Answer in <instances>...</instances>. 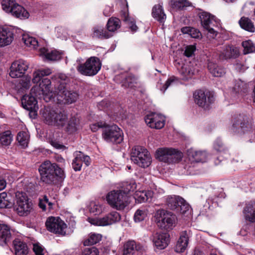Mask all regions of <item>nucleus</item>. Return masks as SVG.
<instances>
[{"label":"nucleus","mask_w":255,"mask_h":255,"mask_svg":"<svg viewBox=\"0 0 255 255\" xmlns=\"http://www.w3.org/2000/svg\"><path fill=\"white\" fill-rule=\"evenodd\" d=\"M40 180L48 185H56L65 178L64 170L55 163L45 160L38 168Z\"/></svg>","instance_id":"1"},{"label":"nucleus","mask_w":255,"mask_h":255,"mask_svg":"<svg viewBox=\"0 0 255 255\" xmlns=\"http://www.w3.org/2000/svg\"><path fill=\"white\" fill-rule=\"evenodd\" d=\"M51 73V70L50 69L38 70L33 73L32 82L34 83H40L39 86H33L31 91L39 99H45V97L51 91V82L49 78L45 77Z\"/></svg>","instance_id":"2"},{"label":"nucleus","mask_w":255,"mask_h":255,"mask_svg":"<svg viewBox=\"0 0 255 255\" xmlns=\"http://www.w3.org/2000/svg\"><path fill=\"white\" fill-rule=\"evenodd\" d=\"M55 92L58 96L65 100V103L71 104L75 102L78 97L77 92L68 90L69 78L64 74L60 73L56 76Z\"/></svg>","instance_id":"3"},{"label":"nucleus","mask_w":255,"mask_h":255,"mask_svg":"<svg viewBox=\"0 0 255 255\" xmlns=\"http://www.w3.org/2000/svg\"><path fill=\"white\" fill-rule=\"evenodd\" d=\"M44 122L58 128L63 127L68 122V115L64 111H56L45 109L42 113Z\"/></svg>","instance_id":"4"},{"label":"nucleus","mask_w":255,"mask_h":255,"mask_svg":"<svg viewBox=\"0 0 255 255\" xmlns=\"http://www.w3.org/2000/svg\"><path fill=\"white\" fill-rule=\"evenodd\" d=\"M101 66L102 63L100 59L95 56H92L87 59L84 63L79 64L77 69L83 75L93 76L100 71Z\"/></svg>","instance_id":"5"},{"label":"nucleus","mask_w":255,"mask_h":255,"mask_svg":"<svg viewBox=\"0 0 255 255\" xmlns=\"http://www.w3.org/2000/svg\"><path fill=\"white\" fill-rule=\"evenodd\" d=\"M106 199L108 204L117 210H123L128 204V196L122 190L112 191L107 194Z\"/></svg>","instance_id":"6"},{"label":"nucleus","mask_w":255,"mask_h":255,"mask_svg":"<svg viewBox=\"0 0 255 255\" xmlns=\"http://www.w3.org/2000/svg\"><path fill=\"white\" fill-rule=\"evenodd\" d=\"M155 217L158 227L165 230H171L175 224L176 216L170 212L164 210L157 211Z\"/></svg>","instance_id":"7"},{"label":"nucleus","mask_w":255,"mask_h":255,"mask_svg":"<svg viewBox=\"0 0 255 255\" xmlns=\"http://www.w3.org/2000/svg\"><path fill=\"white\" fill-rule=\"evenodd\" d=\"M45 226L47 230L51 233L61 236L66 235L67 225L60 217H48L45 222Z\"/></svg>","instance_id":"8"},{"label":"nucleus","mask_w":255,"mask_h":255,"mask_svg":"<svg viewBox=\"0 0 255 255\" xmlns=\"http://www.w3.org/2000/svg\"><path fill=\"white\" fill-rule=\"evenodd\" d=\"M122 131L116 125L106 124L103 129L102 136L105 140L108 142L116 143H121L123 139Z\"/></svg>","instance_id":"9"},{"label":"nucleus","mask_w":255,"mask_h":255,"mask_svg":"<svg viewBox=\"0 0 255 255\" xmlns=\"http://www.w3.org/2000/svg\"><path fill=\"white\" fill-rule=\"evenodd\" d=\"M195 103L205 110L208 109L214 101L213 95L210 92H205L202 90L195 91L193 94Z\"/></svg>","instance_id":"10"},{"label":"nucleus","mask_w":255,"mask_h":255,"mask_svg":"<svg viewBox=\"0 0 255 255\" xmlns=\"http://www.w3.org/2000/svg\"><path fill=\"white\" fill-rule=\"evenodd\" d=\"M121 220V216L116 211L112 212L103 217L97 218H88V221L91 224L99 226H106L115 224Z\"/></svg>","instance_id":"11"},{"label":"nucleus","mask_w":255,"mask_h":255,"mask_svg":"<svg viewBox=\"0 0 255 255\" xmlns=\"http://www.w3.org/2000/svg\"><path fill=\"white\" fill-rule=\"evenodd\" d=\"M16 196V204L14 208L17 214L20 216H27L32 209V203L29 201L27 196L22 194H19Z\"/></svg>","instance_id":"12"},{"label":"nucleus","mask_w":255,"mask_h":255,"mask_svg":"<svg viewBox=\"0 0 255 255\" xmlns=\"http://www.w3.org/2000/svg\"><path fill=\"white\" fill-rule=\"evenodd\" d=\"M37 97L34 93H32L31 90L29 95H25L21 98V104L23 108L30 111L29 115L36 116L37 110L38 109L37 105Z\"/></svg>","instance_id":"13"},{"label":"nucleus","mask_w":255,"mask_h":255,"mask_svg":"<svg viewBox=\"0 0 255 255\" xmlns=\"http://www.w3.org/2000/svg\"><path fill=\"white\" fill-rule=\"evenodd\" d=\"M28 68V63L23 60L14 61L10 68L9 76L12 78L22 77Z\"/></svg>","instance_id":"14"},{"label":"nucleus","mask_w":255,"mask_h":255,"mask_svg":"<svg viewBox=\"0 0 255 255\" xmlns=\"http://www.w3.org/2000/svg\"><path fill=\"white\" fill-rule=\"evenodd\" d=\"M116 82L121 83L122 87L127 88H133L136 83V78L132 74L123 73L117 75L114 78Z\"/></svg>","instance_id":"15"},{"label":"nucleus","mask_w":255,"mask_h":255,"mask_svg":"<svg viewBox=\"0 0 255 255\" xmlns=\"http://www.w3.org/2000/svg\"><path fill=\"white\" fill-rule=\"evenodd\" d=\"M172 155L176 159H182L183 157V154L180 150L172 147L159 148L155 153L156 159H160L161 157L166 158L167 156Z\"/></svg>","instance_id":"16"},{"label":"nucleus","mask_w":255,"mask_h":255,"mask_svg":"<svg viewBox=\"0 0 255 255\" xmlns=\"http://www.w3.org/2000/svg\"><path fill=\"white\" fill-rule=\"evenodd\" d=\"M145 122L151 128L161 129L165 125V118L161 115L155 113L145 117Z\"/></svg>","instance_id":"17"},{"label":"nucleus","mask_w":255,"mask_h":255,"mask_svg":"<svg viewBox=\"0 0 255 255\" xmlns=\"http://www.w3.org/2000/svg\"><path fill=\"white\" fill-rule=\"evenodd\" d=\"M233 127L239 132L244 133L250 128L248 117L244 114L236 115L234 118Z\"/></svg>","instance_id":"18"},{"label":"nucleus","mask_w":255,"mask_h":255,"mask_svg":"<svg viewBox=\"0 0 255 255\" xmlns=\"http://www.w3.org/2000/svg\"><path fill=\"white\" fill-rule=\"evenodd\" d=\"M169 235L167 233L157 232L153 235L152 241L157 249H165L169 243Z\"/></svg>","instance_id":"19"},{"label":"nucleus","mask_w":255,"mask_h":255,"mask_svg":"<svg viewBox=\"0 0 255 255\" xmlns=\"http://www.w3.org/2000/svg\"><path fill=\"white\" fill-rule=\"evenodd\" d=\"M12 231L10 226L4 224H0V246L8 245L12 239Z\"/></svg>","instance_id":"20"},{"label":"nucleus","mask_w":255,"mask_h":255,"mask_svg":"<svg viewBox=\"0 0 255 255\" xmlns=\"http://www.w3.org/2000/svg\"><path fill=\"white\" fill-rule=\"evenodd\" d=\"M239 51L237 47L233 46H226L223 51L219 54V59L220 60L236 58L239 55Z\"/></svg>","instance_id":"21"},{"label":"nucleus","mask_w":255,"mask_h":255,"mask_svg":"<svg viewBox=\"0 0 255 255\" xmlns=\"http://www.w3.org/2000/svg\"><path fill=\"white\" fill-rule=\"evenodd\" d=\"M13 39V33L9 28L0 27V47L10 44Z\"/></svg>","instance_id":"22"},{"label":"nucleus","mask_w":255,"mask_h":255,"mask_svg":"<svg viewBox=\"0 0 255 255\" xmlns=\"http://www.w3.org/2000/svg\"><path fill=\"white\" fill-rule=\"evenodd\" d=\"M131 157L138 158V159H150L151 156L148 151L143 147L135 146L131 149Z\"/></svg>","instance_id":"23"},{"label":"nucleus","mask_w":255,"mask_h":255,"mask_svg":"<svg viewBox=\"0 0 255 255\" xmlns=\"http://www.w3.org/2000/svg\"><path fill=\"white\" fill-rule=\"evenodd\" d=\"M13 247L15 255H27L28 253V248L26 243L19 239H15L12 242Z\"/></svg>","instance_id":"24"},{"label":"nucleus","mask_w":255,"mask_h":255,"mask_svg":"<svg viewBox=\"0 0 255 255\" xmlns=\"http://www.w3.org/2000/svg\"><path fill=\"white\" fill-rule=\"evenodd\" d=\"M188 236L186 231H183L175 247L177 253H182L186 249L188 244Z\"/></svg>","instance_id":"25"},{"label":"nucleus","mask_w":255,"mask_h":255,"mask_svg":"<svg viewBox=\"0 0 255 255\" xmlns=\"http://www.w3.org/2000/svg\"><path fill=\"white\" fill-rule=\"evenodd\" d=\"M208 69L210 73L214 77H220L223 76L225 73V69L221 66L210 60H208Z\"/></svg>","instance_id":"26"},{"label":"nucleus","mask_w":255,"mask_h":255,"mask_svg":"<svg viewBox=\"0 0 255 255\" xmlns=\"http://www.w3.org/2000/svg\"><path fill=\"white\" fill-rule=\"evenodd\" d=\"M126 1H127L126 0ZM121 15L122 19L128 25L130 30L133 32L136 31L138 29V27L135 24L134 19L128 16V3H126V7L125 9L121 11Z\"/></svg>","instance_id":"27"},{"label":"nucleus","mask_w":255,"mask_h":255,"mask_svg":"<svg viewBox=\"0 0 255 255\" xmlns=\"http://www.w3.org/2000/svg\"><path fill=\"white\" fill-rule=\"evenodd\" d=\"M245 219L251 223L255 222V202H250L244 209Z\"/></svg>","instance_id":"28"},{"label":"nucleus","mask_w":255,"mask_h":255,"mask_svg":"<svg viewBox=\"0 0 255 255\" xmlns=\"http://www.w3.org/2000/svg\"><path fill=\"white\" fill-rule=\"evenodd\" d=\"M10 13L15 17L21 19L28 18L29 16V12L22 6L18 3L13 7Z\"/></svg>","instance_id":"29"},{"label":"nucleus","mask_w":255,"mask_h":255,"mask_svg":"<svg viewBox=\"0 0 255 255\" xmlns=\"http://www.w3.org/2000/svg\"><path fill=\"white\" fill-rule=\"evenodd\" d=\"M93 37H96L100 39H107L112 36V34L100 26H95L93 29Z\"/></svg>","instance_id":"30"},{"label":"nucleus","mask_w":255,"mask_h":255,"mask_svg":"<svg viewBox=\"0 0 255 255\" xmlns=\"http://www.w3.org/2000/svg\"><path fill=\"white\" fill-rule=\"evenodd\" d=\"M199 16L200 19L201 23L204 28H209L214 20L215 16L210 13L202 11L199 13Z\"/></svg>","instance_id":"31"},{"label":"nucleus","mask_w":255,"mask_h":255,"mask_svg":"<svg viewBox=\"0 0 255 255\" xmlns=\"http://www.w3.org/2000/svg\"><path fill=\"white\" fill-rule=\"evenodd\" d=\"M153 194V192L150 190L138 191L136 192L134 198L138 203H141L150 201Z\"/></svg>","instance_id":"32"},{"label":"nucleus","mask_w":255,"mask_h":255,"mask_svg":"<svg viewBox=\"0 0 255 255\" xmlns=\"http://www.w3.org/2000/svg\"><path fill=\"white\" fill-rule=\"evenodd\" d=\"M195 70L191 64H184L179 70V72L183 80L191 78L194 74Z\"/></svg>","instance_id":"33"},{"label":"nucleus","mask_w":255,"mask_h":255,"mask_svg":"<svg viewBox=\"0 0 255 255\" xmlns=\"http://www.w3.org/2000/svg\"><path fill=\"white\" fill-rule=\"evenodd\" d=\"M239 23L242 28L250 32H254L255 27L254 23L248 17L243 16L239 21Z\"/></svg>","instance_id":"34"},{"label":"nucleus","mask_w":255,"mask_h":255,"mask_svg":"<svg viewBox=\"0 0 255 255\" xmlns=\"http://www.w3.org/2000/svg\"><path fill=\"white\" fill-rule=\"evenodd\" d=\"M152 15L154 18L161 23L163 22L166 18V15L160 4L155 5L153 7Z\"/></svg>","instance_id":"35"},{"label":"nucleus","mask_w":255,"mask_h":255,"mask_svg":"<svg viewBox=\"0 0 255 255\" xmlns=\"http://www.w3.org/2000/svg\"><path fill=\"white\" fill-rule=\"evenodd\" d=\"M181 198L174 195L168 196L166 200V204L169 209L177 211Z\"/></svg>","instance_id":"36"},{"label":"nucleus","mask_w":255,"mask_h":255,"mask_svg":"<svg viewBox=\"0 0 255 255\" xmlns=\"http://www.w3.org/2000/svg\"><path fill=\"white\" fill-rule=\"evenodd\" d=\"M13 135L10 130H6L0 133V146H7L10 144Z\"/></svg>","instance_id":"37"},{"label":"nucleus","mask_w":255,"mask_h":255,"mask_svg":"<svg viewBox=\"0 0 255 255\" xmlns=\"http://www.w3.org/2000/svg\"><path fill=\"white\" fill-rule=\"evenodd\" d=\"M13 206L10 196L6 192L0 193V209L10 208Z\"/></svg>","instance_id":"38"},{"label":"nucleus","mask_w":255,"mask_h":255,"mask_svg":"<svg viewBox=\"0 0 255 255\" xmlns=\"http://www.w3.org/2000/svg\"><path fill=\"white\" fill-rule=\"evenodd\" d=\"M187 154L189 158L202 159L207 157V153L205 151H197L191 148L187 150Z\"/></svg>","instance_id":"39"},{"label":"nucleus","mask_w":255,"mask_h":255,"mask_svg":"<svg viewBox=\"0 0 255 255\" xmlns=\"http://www.w3.org/2000/svg\"><path fill=\"white\" fill-rule=\"evenodd\" d=\"M139 249V247L136 246L134 241H128L124 245L123 255H133L135 250Z\"/></svg>","instance_id":"40"},{"label":"nucleus","mask_w":255,"mask_h":255,"mask_svg":"<svg viewBox=\"0 0 255 255\" xmlns=\"http://www.w3.org/2000/svg\"><path fill=\"white\" fill-rule=\"evenodd\" d=\"M31 77L29 76H25L19 80L17 85V88L19 92L28 89L30 87Z\"/></svg>","instance_id":"41"},{"label":"nucleus","mask_w":255,"mask_h":255,"mask_svg":"<svg viewBox=\"0 0 255 255\" xmlns=\"http://www.w3.org/2000/svg\"><path fill=\"white\" fill-rule=\"evenodd\" d=\"M120 19L117 18H110L107 24V30L109 33L114 32L120 27Z\"/></svg>","instance_id":"42"},{"label":"nucleus","mask_w":255,"mask_h":255,"mask_svg":"<svg viewBox=\"0 0 255 255\" xmlns=\"http://www.w3.org/2000/svg\"><path fill=\"white\" fill-rule=\"evenodd\" d=\"M248 86L247 83L241 80H237L234 87L236 93L244 94L248 91Z\"/></svg>","instance_id":"43"},{"label":"nucleus","mask_w":255,"mask_h":255,"mask_svg":"<svg viewBox=\"0 0 255 255\" xmlns=\"http://www.w3.org/2000/svg\"><path fill=\"white\" fill-rule=\"evenodd\" d=\"M170 3L172 7L176 10H182L190 4L187 0H171Z\"/></svg>","instance_id":"44"},{"label":"nucleus","mask_w":255,"mask_h":255,"mask_svg":"<svg viewBox=\"0 0 255 255\" xmlns=\"http://www.w3.org/2000/svg\"><path fill=\"white\" fill-rule=\"evenodd\" d=\"M102 239V235L98 234H92L90 235L88 239L84 242L85 246H91L99 242Z\"/></svg>","instance_id":"45"},{"label":"nucleus","mask_w":255,"mask_h":255,"mask_svg":"<svg viewBox=\"0 0 255 255\" xmlns=\"http://www.w3.org/2000/svg\"><path fill=\"white\" fill-rule=\"evenodd\" d=\"M45 57L50 61H57L61 59L62 53L56 50L47 51L45 54Z\"/></svg>","instance_id":"46"},{"label":"nucleus","mask_w":255,"mask_h":255,"mask_svg":"<svg viewBox=\"0 0 255 255\" xmlns=\"http://www.w3.org/2000/svg\"><path fill=\"white\" fill-rule=\"evenodd\" d=\"M67 124V131L72 133L77 130L79 125V120L75 117H72L68 121Z\"/></svg>","instance_id":"47"},{"label":"nucleus","mask_w":255,"mask_h":255,"mask_svg":"<svg viewBox=\"0 0 255 255\" xmlns=\"http://www.w3.org/2000/svg\"><path fill=\"white\" fill-rule=\"evenodd\" d=\"M17 140L19 145L23 147H26L28 143L29 137L27 133L25 131H20L18 133Z\"/></svg>","instance_id":"48"},{"label":"nucleus","mask_w":255,"mask_h":255,"mask_svg":"<svg viewBox=\"0 0 255 255\" xmlns=\"http://www.w3.org/2000/svg\"><path fill=\"white\" fill-rule=\"evenodd\" d=\"M17 4L15 0H2L1 1L2 9L8 13H10L13 7Z\"/></svg>","instance_id":"49"},{"label":"nucleus","mask_w":255,"mask_h":255,"mask_svg":"<svg viewBox=\"0 0 255 255\" xmlns=\"http://www.w3.org/2000/svg\"><path fill=\"white\" fill-rule=\"evenodd\" d=\"M242 45L244 48V54H245L254 52L255 50V45L251 40L243 41Z\"/></svg>","instance_id":"50"},{"label":"nucleus","mask_w":255,"mask_h":255,"mask_svg":"<svg viewBox=\"0 0 255 255\" xmlns=\"http://www.w3.org/2000/svg\"><path fill=\"white\" fill-rule=\"evenodd\" d=\"M22 40L24 43L27 46H32L35 48L38 45V41L37 40L28 35H23Z\"/></svg>","instance_id":"51"},{"label":"nucleus","mask_w":255,"mask_h":255,"mask_svg":"<svg viewBox=\"0 0 255 255\" xmlns=\"http://www.w3.org/2000/svg\"><path fill=\"white\" fill-rule=\"evenodd\" d=\"M189 205L185 201L183 198H181L179 206L178 207L176 212L182 214H184L189 210Z\"/></svg>","instance_id":"52"},{"label":"nucleus","mask_w":255,"mask_h":255,"mask_svg":"<svg viewBox=\"0 0 255 255\" xmlns=\"http://www.w3.org/2000/svg\"><path fill=\"white\" fill-rule=\"evenodd\" d=\"M146 215L147 214L144 210L138 209L134 214V220L135 222H140L145 219Z\"/></svg>","instance_id":"53"},{"label":"nucleus","mask_w":255,"mask_h":255,"mask_svg":"<svg viewBox=\"0 0 255 255\" xmlns=\"http://www.w3.org/2000/svg\"><path fill=\"white\" fill-rule=\"evenodd\" d=\"M214 147L219 152H226L227 148L221 140L217 139L214 143Z\"/></svg>","instance_id":"54"},{"label":"nucleus","mask_w":255,"mask_h":255,"mask_svg":"<svg viewBox=\"0 0 255 255\" xmlns=\"http://www.w3.org/2000/svg\"><path fill=\"white\" fill-rule=\"evenodd\" d=\"M175 80V77H172L169 78L165 82L164 84L162 86L161 83H158L157 84V86L160 88V90L162 91L163 93L165 91V90L168 88V87L173 83Z\"/></svg>","instance_id":"55"},{"label":"nucleus","mask_w":255,"mask_h":255,"mask_svg":"<svg viewBox=\"0 0 255 255\" xmlns=\"http://www.w3.org/2000/svg\"><path fill=\"white\" fill-rule=\"evenodd\" d=\"M82 255H99V251L95 247L86 248L83 251Z\"/></svg>","instance_id":"56"},{"label":"nucleus","mask_w":255,"mask_h":255,"mask_svg":"<svg viewBox=\"0 0 255 255\" xmlns=\"http://www.w3.org/2000/svg\"><path fill=\"white\" fill-rule=\"evenodd\" d=\"M89 211L95 215L98 214L101 212V207L96 204L95 202H91L89 205Z\"/></svg>","instance_id":"57"},{"label":"nucleus","mask_w":255,"mask_h":255,"mask_svg":"<svg viewBox=\"0 0 255 255\" xmlns=\"http://www.w3.org/2000/svg\"><path fill=\"white\" fill-rule=\"evenodd\" d=\"M151 163V160H134V164L143 168L148 167Z\"/></svg>","instance_id":"58"},{"label":"nucleus","mask_w":255,"mask_h":255,"mask_svg":"<svg viewBox=\"0 0 255 255\" xmlns=\"http://www.w3.org/2000/svg\"><path fill=\"white\" fill-rule=\"evenodd\" d=\"M196 50V47L194 45H189L186 47L184 54L188 57H191Z\"/></svg>","instance_id":"59"},{"label":"nucleus","mask_w":255,"mask_h":255,"mask_svg":"<svg viewBox=\"0 0 255 255\" xmlns=\"http://www.w3.org/2000/svg\"><path fill=\"white\" fill-rule=\"evenodd\" d=\"M106 123H103L102 122L97 123L94 124H93L91 126L90 128L92 131L96 132L98 130L99 128H105V126H106Z\"/></svg>","instance_id":"60"},{"label":"nucleus","mask_w":255,"mask_h":255,"mask_svg":"<svg viewBox=\"0 0 255 255\" xmlns=\"http://www.w3.org/2000/svg\"><path fill=\"white\" fill-rule=\"evenodd\" d=\"M72 165L75 171H80L82 166V160H73Z\"/></svg>","instance_id":"61"},{"label":"nucleus","mask_w":255,"mask_h":255,"mask_svg":"<svg viewBox=\"0 0 255 255\" xmlns=\"http://www.w3.org/2000/svg\"><path fill=\"white\" fill-rule=\"evenodd\" d=\"M33 250L36 255H44L42 248L37 244L33 245Z\"/></svg>","instance_id":"62"},{"label":"nucleus","mask_w":255,"mask_h":255,"mask_svg":"<svg viewBox=\"0 0 255 255\" xmlns=\"http://www.w3.org/2000/svg\"><path fill=\"white\" fill-rule=\"evenodd\" d=\"M74 156V159H85L86 157H89L88 156L85 155L83 152L79 151L75 152Z\"/></svg>","instance_id":"63"},{"label":"nucleus","mask_w":255,"mask_h":255,"mask_svg":"<svg viewBox=\"0 0 255 255\" xmlns=\"http://www.w3.org/2000/svg\"><path fill=\"white\" fill-rule=\"evenodd\" d=\"M189 35L193 38H198L201 35V33L197 29L192 28Z\"/></svg>","instance_id":"64"}]
</instances>
